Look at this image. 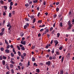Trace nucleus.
<instances>
[{
    "label": "nucleus",
    "instance_id": "nucleus-55",
    "mask_svg": "<svg viewBox=\"0 0 74 74\" xmlns=\"http://www.w3.org/2000/svg\"><path fill=\"white\" fill-rule=\"evenodd\" d=\"M40 12H39L38 13V14L37 15V16H38V17H39V16H40Z\"/></svg>",
    "mask_w": 74,
    "mask_h": 74
},
{
    "label": "nucleus",
    "instance_id": "nucleus-14",
    "mask_svg": "<svg viewBox=\"0 0 74 74\" xmlns=\"http://www.w3.org/2000/svg\"><path fill=\"white\" fill-rule=\"evenodd\" d=\"M11 26V24H10V22H8V25H7V27H10Z\"/></svg>",
    "mask_w": 74,
    "mask_h": 74
},
{
    "label": "nucleus",
    "instance_id": "nucleus-62",
    "mask_svg": "<svg viewBox=\"0 0 74 74\" xmlns=\"http://www.w3.org/2000/svg\"><path fill=\"white\" fill-rule=\"evenodd\" d=\"M44 30V29H42L40 30V32H42Z\"/></svg>",
    "mask_w": 74,
    "mask_h": 74
},
{
    "label": "nucleus",
    "instance_id": "nucleus-17",
    "mask_svg": "<svg viewBox=\"0 0 74 74\" xmlns=\"http://www.w3.org/2000/svg\"><path fill=\"white\" fill-rule=\"evenodd\" d=\"M24 35V34H23V32H21V33L20 34V36H21V37H22V36H23Z\"/></svg>",
    "mask_w": 74,
    "mask_h": 74
},
{
    "label": "nucleus",
    "instance_id": "nucleus-52",
    "mask_svg": "<svg viewBox=\"0 0 74 74\" xmlns=\"http://www.w3.org/2000/svg\"><path fill=\"white\" fill-rule=\"evenodd\" d=\"M56 53L57 54V55H59L60 54L59 53V51H56Z\"/></svg>",
    "mask_w": 74,
    "mask_h": 74
},
{
    "label": "nucleus",
    "instance_id": "nucleus-45",
    "mask_svg": "<svg viewBox=\"0 0 74 74\" xmlns=\"http://www.w3.org/2000/svg\"><path fill=\"white\" fill-rule=\"evenodd\" d=\"M33 23H34L36 22V18H34L33 20Z\"/></svg>",
    "mask_w": 74,
    "mask_h": 74
},
{
    "label": "nucleus",
    "instance_id": "nucleus-46",
    "mask_svg": "<svg viewBox=\"0 0 74 74\" xmlns=\"http://www.w3.org/2000/svg\"><path fill=\"white\" fill-rule=\"evenodd\" d=\"M13 2H11L10 3V6H12V5H13Z\"/></svg>",
    "mask_w": 74,
    "mask_h": 74
},
{
    "label": "nucleus",
    "instance_id": "nucleus-9",
    "mask_svg": "<svg viewBox=\"0 0 74 74\" xmlns=\"http://www.w3.org/2000/svg\"><path fill=\"white\" fill-rule=\"evenodd\" d=\"M12 26L10 25L9 26V28L8 29L9 30L10 32H11V29H12Z\"/></svg>",
    "mask_w": 74,
    "mask_h": 74
},
{
    "label": "nucleus",
    "instance_id": "nucleus-1",
    "mask_svg": "<svg viewBox=\"0 0 74 74\" xmlns=\"http://www.w3.org/2000/svg\"><path fill=\"white\" fill-rule=\"evenodd\" d=\"M46 64L48 65L49 66H50L51 65V62L50 61L47 62L46 63Z\"/></svg>",
    "mask_w": 74,
    "mask_h": 74
},
{
    "label": "nucleus",
    "instance_id": "nucleus-63",
    "mask_svg": "<svg viewBox=\"0 0 74 74\" xmlns=\"http://www.w3.org/2000/svg\"><path fill=\"white\" fill-rule=\"evenodd\" d=\"M18 69H19V70H21V69L20 67V66H18Z\"/></svg>",
    "mask_w": 74,
    "mask_h": 74
},
{
    "label": "nucleus",
    "instance_id": "nucleus-19",
    "mask_svg": "<svg viewBox=\"0 0 74 74\" xmlns=\"http://www.w3.org/2000/svg\"><path fill=\"white\" fill-rule=\"evenodd\" d=\"M4 7L5 10H7V6H4Z\"/></svg>",
    "mask_w": 74,
    "mask_h": 74
},
{
    "label": "nucleus",
    "instance_id": "nucleus-15",
    "mask_svg": "<svg viewBox=\"0 0 74 74\" xmlns=\"http://www.w3.org/2000/svg\"><path fill=\"white\" fill-rule=\"evenodd\" d=\"M18 53L19 56H21V53L20 51H18Z\"/></svg>",
    "mask_w": 74,
    "mask_h": 74
},
{
    "label": "nucleus",
    "instance_id": "nucleus-24",
    "mask_svg": "<svg viewBox=\"0 0 74 74\" xmlns=\"http://www.w3.org/2000/svg\"><path fill=\"white\" fill-rule=\"evenodd\" d=\"M17 47L18 50H21V48H20V47L19 46H17Z\"/></svg>",
    "mask_w": 74,
    "mask_h": 74
},
{
    "label": "nucleus",
    "instance_id": "nucleus-2",
    "mask_svg": "<svg viewBox=\"0 0 74 74\" xmlns=\"http://www.w3.org/2000/svg\"><path fill=\"white\" fill-rule=\"evenodd\" d=\"M54 43H56V44L55 45V47H56V46H57V45L58 44V43H59V42H58L57 40H55L54 41Z\"/></svg>",
    "mask_w": 74,
    "mask_h": 74
},
{
    "label": "nucleus",
    "instance_id": "nucleus-20",
    "mask_svg": "<svg viewBox=\"0 0 74 74\" xmlns=\"http://www.w3.org/2000/svg\"><path fill=\"white\" fill-rule=\"evenodd\" d=\"M60 74H63V70H62V71H60Z\"/></svg>",
    "mask_w": 74,
    "mask_h": 74
},
{
    "label": "nucleus",
    "instance_id": "nucleus-33",
    "mask_svg": "<svg viewBox=\"0 0 74 74\" xmlns=\"http://www.w3.org/2000/svg\"><path fill=\"white\" fill-rule=\"evenodd\" d=\"M63 59H64V57L63 56L61 59V62H63Z\"/></svg>",
    "mask_w": 74,
    "mask_h": 74
},
{
    "label": "nucleus",
    "instance_id": "nucleus-60",
    "mask_svg": "<svg viewBox=\"0 0 74 74\" xmlns=\"http://www.w3.org/2000/svg\"><path fill=\"white\" fill-rule=\"evenodd\" d=\"M52 53H54V49H53V50L52 51Z\"/></svg>",
    "mask_w": 74,
    "mask_h": 74
},
{
    "label": "nucleus",
    "instance_id": "nucleus-27",
    "mask_svg": "<svg viewBox=\"0 0 74 74\" xmlns=\"http://www.w3.org/2000/svg\"><path fill=\"white\" fill-rule=\"evenodd\" d=\"M11 71L12 73V74H14V70L13 69H11Z\"/></svg>",
    "mask_w": 74,
    "mask_h": 74
},
{
    "label": "nucleus",
    "instance_id": "nucleus-7",
    "mask_svg": "<svg viewBox=\"0 0 74 74\" xmlns=\"http://www.w3.org/2000/svg\"><path fill=\"white\" fill-rule=\"evenodd\" d=\"M2 64L3 65H5V60H3L2 61Z\"/></svg>",
    "mask_w": 74,
    "mask_h": 74
},
{
    "label": "nucleus",
    "instance_id": "nucleus-43",
    "mask_svg": "<svg viewBox=\"0 0 74 74\" xmlns=\"http://www.w3.org/2000/svg\"><path fill=\"white\" fill-rule=\"evenodd\" d=\"M2 32H4V30H5V29H4V28H3L2 29Z\"/></svg>",
    "mask_w": 74,
    "mask_h": 74
},
{
    "label": "nucleus",
    "instance_id": "nucleus-51",
    "mask_svg": "<svg viewBox=\"0 0 74 74\" xmlns=\"http://www.w3.org/2000/svg\"><path fill=\"white\" fill-rule=\"evenodd\" d=\"M71 22H70V21H69L68 22V25H71Z\"/></svg>",
    "mask_w": 74,
    "mask_h": 74
},
{
    "label": "nucleus",
    "instance_id": "nucleus-37",
    "mask_svg": "<svg viewBox=\"0 0 74 74\" xmlns=\"http://www.w3.org/2000/svg\"><path fill=\"white\" fill-rule=\"evenodd\" d=\"M9 17H10V18H11V17L12 15H11V13H9Z\"/></svg>",
    "mask_w": 74,
    "mask_h": 74
},
{
    "label": "nucleus",
    "instance_id": "nucleus-44",
    "mask_svg": "<svg viewBox=\"0 0 74 74\" xmlns=\"http://www.w3.org/2000/svg\"><path fill=\"white\" fill-rule=\"evenodd\" d=\"M59 36H60V33H58L57 34V37H59Z\"/></svg>",
    "mask_w": 74,
    "mask_h": 74
},
{
    "label": "nucleus",
    "instance_id": "nucleus-12",
    "mask_svg": "<svg viewBox=\"0 0 74 74\" xmlns=\"http://www.w3.org/2000/svg\"><path fill=\"white\" fill-rule=\"evenodd\" d=\"M21 49L23 51H25V48L24 47H21Z\"/></svg>",
    "mask_w": 74,
    "mask_h": 74
},
{
    "label": "nucleus",
    "instance_id": "nucleus-48",
    "mask_svg": "<svg viewBox=\"0 0 74 74\" xmlns=\"http://www.w3.org/2000/svg\"><path fill=\"white\" fill-rule=\"evenodd\" d=\"M45 31L47 32V33H48L49 32V29H46V30Z\"/></svg>",
    "mask_w": 74,
    "mask_h": 74
},
{
    "label": "nucleus",
    "instance_id": "nucleus-28",
    "mask_svg": "<svg viewBox=\"0 0 74 74\" xmlns=\"http://www.w3.org/2000/svg\"><path fill=\"white\" fill-rule=\"evenodd\" d=\"M62 49H63V46H61L59 48V49L60 50H62Z\"/></svg>",
    "mask_w": 74,
    "mask_h": 74
},
{
    "label": "nucleus",
    "instance_id": "nucleus-13",
    "mask_svg": "<svg viewBox=\"0 0 74 74\" xmlns=\"http://www.w3.org/2000/svg\"><path fill=\"white\" fill-rule=\"evenodd\" d=\"M10 68H13L14 67V65L12 64H10Z\"/></svg>",
    "mask_w": 74,
    "mask_h": 74
},
{
    "label": "nucleus",
    "instance_id": "nucleus-4",
    "mask_svg": "<svg viewBox=\"0 0 74 74\" xmlns=\"http://www.w3.org/2000/svg\"><path fill=\"white\" fill-rule=\"evenodd\" d=\"M72 27V24H71V25H69V27L67 29L70 30V29H71Z\"/></svg>",
    "mask_w": 74,
    "mask_h": 74
},
{
    "label": "nucleus",
    "instance_id": "nucleus-56",
    "mask_svg": "<svg viewBox=\"0 0 74 74\" xmlns=\"http://www.w3.org/2000/svg\"><path fill=\"white\" fill-rule=\"evenodd\" d=\"M57 16V15L56 14H54V18H56Z\"/></svg>",
    "mask_w": 74,
    "mask_h": 74
},
{
    "label": "nucleus",
    "instance_id": "nucleus-5",
    "mask_svg": "<svg viewBox=\"0 0 74 74\" xmlns=\"http://www.w3.org/2000/svg\"><path fill=\"white\" fill-rule=\"evenodd\" d=\"M5 52L6 53H10V50L9 49H6L5 50Z\"/></svg>",
    "mask_w": 74,
    "mask_h": 74
},
{
    "label": "nucleus",
    "instance_id": "nucleus-25",
    "mask_svg": "<svg viewBox=\"0 0 74 74\" xmlns=\"http://www.w3.org/2000/svg\"><path fill=\"white\" fill-rule=\"evenodd\" d=\"M27 64L28 66H27V67H29V66H30V61H28Z\"/></svg>",
    "mask_w": 74,
    "mask_h": 74
},
{
    "label": "nucleus",
    "instance_id": "nucleus-29",
    "mask_svg": "<svg viewBox=\"0 0 74 74\" xmlns=\"http://www.w3.org/2000/svg\"><path fill=\"white\" fill-rule=\"evenodd\" d=\"M53 27H51L50 28L49 30H50V32H51V31H52V30H53Z\"/></svg>",
    "mask_w": 74,
    "mask_h": 74
},
{
    "label": "nucleus",
    "instance_id": "nucleus-57",
    "mask_svg": "<svg viewBox=\"0 0 74 74\" xmlns=\"http://www.w3.org/2000/svg\"><path fill=\"white\" fill-rule=\"evenodd\" d=\"M46 4V1H44L43 3V5H45Z\"/></svg>",
    "mask_w": 74,
    "mask_h": 74
},
{
    "label": "nucleus",
    "instance_id": "nucleus-8",
    "mask_svg": "<svg viewBox=\"0 0 74 74\" xmlns=\"http://www.w3.org/2000/svg\"><path fill=\"white\" fill-rule=\"evenodd\" d=\"M38 2V1L37 0H33V3H37Z\"/></svg>",
    "mask_w": 74,
    "mask_h": 74
},
{
    "label": "nucleus",
    "instance_id": "nucleus-6",
    "mask_svg": "<svg viewBox=\"0 0 74 74\" xmlns=\"http://www.w3.org/2000/svg\"><path fill=\"white\" fill-rule=\"evenodd\" d=\"M13 52L14 53V54H16V51H15V48H13Z\"/></svg>",
    "mask_w": 74,
    "mask_h": 74
},
{
    "label": "nucleus",
    "instance_id": "nucleus-21",
    "mask_svg": "<svg viewBox=\"0 0 74 74\" xmlns=\"http://www.w3.org/2000/svg\"><path fill=\"white\" fill-rule=\"evenodd\" d=\"M0 36H2L4 34V32H1L0 33Z\"/></svg>",
    "mask_w": 74,
    "mask_h": 74
},
{
    "label": "nucleus",
    "instance_id": "nucleus-42",
    "mask_svg": "<svg viewBox=\"0 0 74 74\" xmlns=\"http://www.w3.org/2000/svg\"><path fill=\"white\" fill-rule=\"evenodd\" d=\"M23 55L24 57H25V56H26V54L25 53H24L23 54Z\"/></svg>",
    "mask_w": 74,
    "mask_h": 74
},
{
    "label": "nucleus",
    "instance_id": "nucleus-10",
    "mask_svg": "<svg viewBox=\"0 0 74 74\" xmlns=\"http://www.w3.org/2000/svg\"><path fill=\"white\" fill-rule=\"evenodd\" d=\"M36 72H38V73H40V69H37L36 70Z\"/></svg>",
    "mask_w": 74,
    "mask_h": 74
},
{
    "label": "nucleus",
    "instance_id": "nucleus-58",
    "mask_svg": "<svg viewBox=\"0 0 74 74\" xmlns=\"http://www.w3.org/2000/svg\"><path fill=\"white\" fill-rule=\"evenodd\" d=\"M59 4V2H58L57 3H56V5H58Z\"/></svg>",
    "mask_w": 74,
    "mask_h": 74
},
{
    "label": "nucleus",
    "instance_id": "nucleus-34",
    "mask_svg": "<svg viewBox=\"0 0 74 74\" xmlns=\"http://www.w3.org/2000/svg\"><path fill=\"white\" fill-rule=\"evenodd\" d=\"M1 51H4V48L3 47H1Z\"/></svg>",
    "mask_w": 74,
    "mask_h": 74
},
{
    "label": "nucleus",
    "instance_id": "nucleus-35",
    "mask_svg": "<svg viewBox=\"0 0 74 74\" xmlns=\"http://www.w3.org/2000/svg\"><path fill=\"white\" fill-rule=\"evenodd\" d=\"M3 60V57L2 56H0V60Z\"/></svg>",
    "mask_w": 74,
    "mask_h": 74
},
{
    "label": "nucleus",
    "instance_id": "nucleus-64",
    "mask_svg": "<svg viewBox=\"0 0 74 74\" xmlns=\"http://www.w3.org/2000/svg\"><path fill=\"white\" fill-rule=\"evenodd\" d=\"M10 71H8L6 72V74H10Z\"/></svg>",
    "mask_w": 74,
    "mask_h": 74
},
{
    "label": "nucleus",
    "instance_id": "nucleus-61",
    "mask_svg": "<svg viewBox=\"0 0 74 74\" xmlns=\"http://www.w3.org/2000/svg\"><path fill=\"white\" fill-rule=\"evenodd\" d=\"M49 59H50V60H52V57L51 56H50L49 57Z\"/></svg>",
    "mask_w": 74,
    "mask_h": 74
},
{
    "label": "nucleus",
    "instance_id": "nucleus-59",
    "mask_svg": "<svg viewBox=\"0 0 74 74\" xmlns=\"http://www.w3.org/2000/svg\"><path fill=\"white\" fill-rule=\"evenodd\" d=\"M19 65L21 66H22V64L21 62H20L19 63Z\"/></svg>",
    "mask_w": 74,
    "mask_h": 74
},
{
    "label": "nucleus",
    "instance_id": "nucleus-26",
    "mask_svg": "<svg viewBox=\"0 0 74 74\" xmlns=\"http://www.w3.org/2000/svg\"><path fill=\"white\" fill-rule=\"evenodd\" d=\"M10 47V45H8L6 47L7 49H9Z\"/></svg>",
    "mask_w": 74,
    "mask_h": 74
},
{
    "label": "nucleus",
    "instance_id": "nucleus-47",
    "mask_svg": "<svg viewBox=\"0 0 74 74\" xmlns=\"http://www.w3.org/2000/svg\"><path fill=\"white\" fill-rule=\"evenodd\" d=\"M32 49H33L35 48V46H33L32 47Z\"/></svg>",
    "mask_w": 74,
    "mask_h": 74
},
{
    "label": "nucleus",
    "instance_id": "nucleus-49",
    "mask_svg": "<svg viewBox=\"0 0 74 74\" xmlns=\"http://www.w3.org/2000/svg\"><path fill=\"white\" fill-rule=\"evenodd\" d=\"M59 8H56V11H57V12H58V11H59Z\"/></svg>",
    "mask_w": 74,
    "mask_h": 74
},
{
    "label": "nucleus",
    "instance_id": "nucleus-38",
    "mask_svg": "<svg viewBox=\"0 0 74 74\" xmlns=\"http://www.w3.org/2000/svg\"><path fill=\"white\" fill-rule=\"evenodd\" d=\"M6 68L7 69H8V70H9V69H10V68H9V66L8 65L6 66Z\"/></svg>",
    "mask_w": 74,
    "mask_h": 74
},
{
    "label": "nucleus",
    "instance_id": "nucleus-11",
    "mask_svg": "<svg viewBox=\"0 0 74 74\" xmlns=\"http://www.w3.org/2000/svg\"><path fill=\"white\" fill-rule=\"evenodd\" d=\"M0 3L1 4H4V1L3 0H1L0 1Z\"/></svg>",
    "mask_w": 74,
    "mask_h": 74
},
{
    "label": "nucleus",
    "instance_id": "nucleus-32",
    "mask_svg": "<svg viewBox=\"0 0 74 74\" xmlns=\"http://www.w3.org/2000/svg\"><path fill=\"white\" fill-rule=\"evenodd\" d=\"M10 62L12 64H15V62H14V61L12 60L10 61Z\"/></svg>",
    "mask_w": 74,
    "mask_h": 74
},
{
    "label": "nucleus",
    "instance_id": "nucleus-31",
    "mask_svg": "<svg viewBox=\"0 0 74 74\" xmlns=\"http://www.w3.org/2000/svg\"><path fill=\"white\" fill-rule=\"evenodd\" d=\"M3 59L5 60L6 59H7V57H6L5 56H3Z\"/></svg>",
    "mask_w": 74,
    "mask_h": 74
},
{
    "label": "nucleus",
    "instance_id": "nucleus-41",
    "mask_svg": "<svg viewBox=\"0 0 74 74\" xmlns=\"http://www.w3.org/2000/svg\"><path fill=\"white\" fill-rule=\"evenodd\" d=\"M34 66H37L38 65H37V64H36V63H34Z\"/></svg>",
    "mask_w": 74,
    "mask_h": 74
},
{
    "label": "nucleus",
    "instance_id": "nucleus-16",
    "mask_svg": "<svg viewBox=\"0 0 74 74\" xmlns=\"http://www.w3.org/2000/svg\"><path fill=\"white\" fill-rule=\"evenodd\" d=\"M38 23H42V20H41L38 21Z\"/></svg>",
    "mask_w": 74,
    "mask_h": 74
},
{
    "label": "nucleus",
    "instance_id": "nucleus-53",
    "mask_svg": "<svg viewBox=\"0 0 74 74\" xmlns=\"http://www.w3.org/2000/svg\"><path fill=\"white\" fill-rule=\"evenodd\" d=\"M12 6H10V10H12Z\"/></svg>",
    "mask_w": 74,
    "mask_h": 74
},
{
    "label": "nucleus",
    "instance_id": "nucleus-30",
    "mask_svg": "<svg viewBox=\"0 0 74 74\" xmlns=\"http://www.w3.org/2000/svg\"><path fill=\"white\" fill-rule=\"evenodd\" d=\"M30 18L31 19H33V18H34V16H30Z\"/></svg>",
    "mask_w": 74,
    "mask_h": 74
},
{
    "label": "nucleus",
    "instance_id": "nucleus-54",
    "mask_svg": "<svg viewBox=\"0 0 74 74\" xmlns=\"http://www.w3.org/2000/svg\"><path fill=\"white\" fill-rule=\"evenodd\" d=\"M25 37H23L22 38V41H24L25 40Z\"/></svg>",
    "mask_w": 74,
    "mask_h": 74
},
{
    "label": "nucleus",
    "instance_id": "nucleus-23",
    "mask_svg": "<svg viewBox=\"0 0 74 74\" xmlns=\"http://www.w3.org/2000/svg\"><path fill=\"white\" fill-rule=\"evenodd\" d=\"M36 59H35V58H34V57H33L32 58V61H33V62H34V61H35Z\"/></svg>",
    "mask_w": 74,
    "mask_h": 74
},
{
    "label": "nucleus",
    "instance_id": "nucleus-36",
    "mask_svg": "<svg viewBox=\"0 0 74 74\" xmlns=\"http://www.w3.org/2000/svg\"><path fill=\"white\" fill-rule=\"evenodd\" d=\"M21 57L22 59H25V57L24 56H21Z\"/></svg>",
    "mask_w": 74,
    "mask_h": 74
},
{
    "label": "nucleus",
    "instance_id": "nucleus-40",
    "mask_svg": "<svg viewBox=\"0 0 74 74\" xmlns=\"http://www.w3.org/2000/svg\"><path fill=\"white\" fill-rule=\"evenodd\" d=\"M60 26L61 27H62L63 26V25L62 24V23H60Z\"/></svg>",
    "mask_w": 74,
    "mask_h": 74
},
{
    "label": "nucleus",
    "instance_id": "nucleus-39",
    "mask_svg": "<svg viewBox=\"0 0 74 74\" xmlns=\"http://www.w3.org/2000/svg\"><path fill=\"white\" fill-rule=\"evenodd\" d=\"M15 11H12V13L13 14V15H14V14H15Z\"/></svg>",
    "mask_w": 74,
    "mask_h": 74
},
{
    "label": "nucleus",
    "instance_id": "nucleus-22",
    "mask_svg": "<svg viewBox=\"0 0 74 74\" xmlns=\"http://www.w3.org/2000/svg\"><path fill=\"white\" fill-rule=\"evenodd\" d=\"M27 26L26 25H25L24 26V28L25 29H26L27 28Z\"/></svg>",
    "mask_w": 74,
    "mask_h": 74
},
{
    "label": "nucleus",
    "instance_id": "nucleus-18",
    "mask_svg": "<svg viewBox=\"0 0 74 74\" xmlns=\"http://www.w3.org/2000/svg\"><path fill=\"white\" fill-rule=\"evenodd\" d=\"M11 55L12 57H14V54L12 53H11Z\"/></svg>",
    "mask_w": 74,
    "mask_h": 74
},
{
    "label": "nucleus",
    "instance_id": "nucleus-50",
    "mask_svg": "<svg viewBox=\"0 0 74 74\" xmlns=\"http://www.w3.org/2000/svg\"><path fill=\"white\" fill-rule=\"evenodd\" d=\"M25 21H29V19H27V18H25Z\"/></svg>",
    "mask_w": 74,
    "mask_h": 74
},
{
    "label": "nucleus",
    "instance_id": "nucleus-3",
    "mask_svg": "<svg viewBox=\"0 0 74 74\" xmlns=\"http://www.w3.org/2000/svg\"><path fill=\"white\" fill-rule=\"evenodd\" d=\"M21 43L23 45H25L26 44V41H23L21 40Z\"/></svg>",
    "mask_w": 74,
    "mask_h": 74
}]
</instances>
